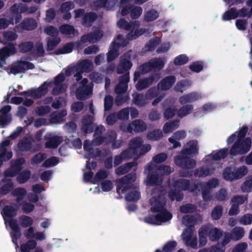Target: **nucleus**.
<instances>
[{"mask_svg": "<svg viewBox=\"0 0 252 252\" xmlns=\"http://www.w3.org/2000/svg\"><path fill=\"white\" fill-rule=\"evenodd\" d=\"M72 44L73 43H72L71 42L66 43L63 46V47L57 49L55 51V54L59 55L71 53L74 49Z\"/></svg>", "mask_w": 252, "mask_h": 252, "instance_id": "obj_46", "label": "nucleus"}, {"mask_svg": "<svg viewBox=\"0 0 252 252\" xmlns=\"http://www.w3.org/2000/svg\"><path fill=\"white\" fill-rule=\"evenodd\" d=\"M143 141L140 137H136L132 139L129 144V149L132 150L133 153H137L141 147Z\"/></svg>", "mask_w": 252, "mask_h": 252, "instance_id": "obj_38", "label": "nucleus"}, {"mask_svg": "<svg viewBox=\"0 0 252 252\" xmlns=\"http://www.w3.org/2000/svg\"><path fill=\"white\" fill-rule=\"evenodd\" d=\"M110 2L111 0H94L92 4V7L94 9L98 10L106 7L107 5H110Z\"/></svg>", "mask_w": 252, "mask_h": 252, "instance_id": "obj_50", "label": "nucleus"}, {"mask_svg": "<svg viewBox=\"0 0 252 252\" xmlns=\"http://www.w3.org/2000/svg\"><path fill=\"white\" fill-rule=\"evenodd\" d=\"M37 244L35 240H29L25 243H23L20 245L21 251V252H30L31 250L36 247Z\"/></svg>", "mask_w": 252, "mask_h": 252, "instance_id": "obj_37", "label": "nucleus"}, {"mask_svg": "<svg viewBox=\"0 0 252 252\" xmlns=\"http://www.w3.org/2000/svg\"><path fill=\"white\" fill-rule=\"evenodd\" d=\"M168 195L171 201H181L184 198L182 191L177 188L170 189L168 192Z\"/></svg>", "mask_w": 252, "mask_h": 252, "instance_id": "obj_31", "label": "nucleus"}, {"mask_svg": "<svg viewBox=\"0 0 252 252\" xmlns=\"http://www.w3.org/2000/svg\"><path fill=\"white\" fill-rule=\"evenodd\" d=\"M16 178L17 182L19 184L26 183L31 178V172L29 170H25L19 173Z\"/></svg>", "mask_w": 252, "mask_h": 252, "instance_id": "obj_43", "label": "nucleus"}, {"mask_svg": "<svg viewBox=\"0 0 252 252\" xmlns=\"http://www.w3.org/2000/svg\"><path fill=\"white\" fill-rule=\"evenodd\" d=\"M248 172L246 166L243 165L236 169L234 166H230L224 168L222 175L223 178L227 181H233L242 178Z\"/></svg>", "mask_w": 252, "mask_h": 252, "instance_id": "obj_2", "label": "nucleus"}, {"mask_svg": "<svg viewBox=\"0 0 252 252\" xmlns=\"http://www.w3.org/2000/svg\"><path fill=\"white\" fill-rule=\"evenodd\" d=\"M37 23L35 19L32 18H25L21 23L16 25L15 31L20 32L21 31H32L36 28Z\"/></svg>", "mask_w": 252, "mask_h": 252, "instance_id": "obj_10", "label": "nucleus"}, {"mask_svg": "<svg viewBox=\"0 0 252 252\" xmlns=\"http://www.w3.org/2000/svg\"><path fill=\"white\" fill-rule=\"evenodd\" d=\"M18 210V206L15 203H13L12 205H5L1 212V215L5 221H9V220H14L13 218L17 215V212Z\"/></svg>", "mask_w": 252, "mask_h": 252, "instance_id": "obj_12", "label": "nucleus"}, {"mask_svg": "<svg viewBox=\"0 0 252 252\" xmlns=\"http://www.w3.org/2000/svg\"><path fill=\"white\" fill-rule=\"evenodd\" d=\"M16 50L14 45L9 43L6 46L0 49V67L6 64L5 58L16 53Z\"/></svg>", "mask_w": 252, "mask_h": 252, "instance_id": "obj_11", "label": "nucleus"}, {"mask_svg": "<svg viewBox=\"0 0 252 252\" xmlns=\"http://www.w3.org/2000/svg\"><path fill=\"white\" fill-rule=\"evenodd\" d=\"M137 165V163L134 161L127 162L117 167L115 170L116 174L118 175H124L128 172L133 167Z\"/></svg>", "mask_w": 252, "mask_h": 252, "instance_id": "obj_30", "label": "nucleus"}, {"mask_svg": "<svg viewBox=\"0 0 252 252\" xmlns=\"http://www.w3.org/2000/svg\"><path fill=\"white\" fill-rule=\"evenodd\" d=\"M158 16V13L157 11L151 9L145 13L144 20L148 22H152L157 19Z\"/></svg>", "mask_w": 252, "mask_h": 252, "instance_id": "obj_54", "label": "nucleus"}, {"mask_svg": "<svg viewBox=\"0 0 252 252\" xmlns=\"http://www.w3.org/2000/svg\"><path fill=\"white\" fill-rule=\"evenodd\" d=\"M163 132L159 129H156L149 132L147 134V138L152 141H157L163 137Z\"/></svg>", "mask_w": 252, "mask_h": 252, "instance_id": "obj_47", "label": "nucleus"}, {"mask_svg": "<svg viewBox=\"0 0 252 252\" xmlns=\"http://www.w3.org/2000/svg\"><path fill=\"white\" fill-rule=\"evenodd\" d=\"M11 194L13 196L17 197L16 201L18 203L21 202L26 195L27 190L24 188H16L12 190Z\"/></svg>", "mask_w": 252, "mask_h": 252, "instance_id": "obj_40", "label": "nucleus"}, {"mask_svg": "<svg viewBox=\"0 0 252 252\" xmlns=\"http://www.w3.org/2000/svg\"><path fill=\"white\" fill-rule=\"evenodd\" d=\"M207 235L210 241L216 242L218 241L222 237L223 231L217 227L209 228L207 226Z\"/></svg>", "mask_w": 252, "mask_h": 252, "instance_id": "obj_22", "label": "nucleus"}, {"mask_svg": "<svg viewBox=\"0 0 252 252\" xmlns=\"http://www.w3.org/2000/svg\"><path fill=\"white\" fill-rule=\"evenodd\" d=\"M174 159L175 164L183 169H192L196 164L195 160L183 154L177 155Z\"/></svg>", "mask_w": 252, "mask_h": 252, "instance_id": "obj_6", "label": "nucleus"}, {"mask_svg": "<svg viewBox=\"0 0 252 252\" xmlns=\"http://www.w3.org/2000/svg\"><path fill=\"white\" fill-rule=\"evenodd\" d=\"M93 90L89 86H80L76 89V98L80 100H84L88 96L92 94Z\"/></svg>", "mask_w": 252, "mask_h": 252, "instance_id": "obj_21", "label": "nucleus"}, {"mask_svg": "<svg viewBox=\"0 0 252 252\" xmlns=\"http://www.w3.org/2000/svg\"><path fill=\"white\" fill-rule=\"evenodd\" d=\"M18 47L21 53H29L34 49V44L32 41L23 42L19 44Z\"/></svg>", "mask_w": 252, "mask_h": 252, "instance_id": "obj_42", "label": "nucleus"}, {"mask_svg": "<svg viewBox=\"0 0 252 252\" xmlns=\"http://www.w3.org/2000/svg\"><path fill=\"white\" fill-rule=\"evenodd\" d=\"M146 30L144 28L131 29L126 34V38L129 40L135 39L144 34Z\"/></svg>", "mask_w": 252, "mask_h": 252, "instance_id": "obj_41", "label": "nucleus"}, {"mask_svg": "<svg viewBox=\"0 0 252 252\" xmlns=\"http://www.w3.org/2000/svg\"><path fill=\"white\" fill-rule=\"evenodd\" d=\"M238 17L236 7H233L226 10L222 15L221 19L223 21H228L235 19Z\"/></svg>", "mask_w": 252, "mask_h": 252, "instance_id": "obj_33", "label": "nucleus"}, {"mask_svg": "<svg viewBox=\"0 0 252 252\" xmlns=\"http://www.w3.org/2000/svg\"><path fill=\"white\" fill-rule=\"evenodd\" d=\"M241 189L243 192H250L252 189V176L248 179L242 184Z\"/></svg>", "mask_w": 252, "mask_h": 252, "instance_id": "obj_64", "label": "nucleus"}, {"mask_svg": "<svg viewBox=\"0 0 252 252\" xmlns=\"http://www.w3.org/2000/svg\"><path fill=\"white\" fill-rule=\"evenodd\" d=\"M179 123L180 121L178 119H176L165 123L163 126L164 133H168L176 129L179 127Z\"/></svg>", "mask_w": 252, "mask_h": 252, "instance_id": "obj_32", "label": "nucleus"}, {"mask_svg": "<svg viewBox=\"0 0 252 252\" xmlns=\"http://www.w3.org/2000/svg\"><path fill=\"white\" fill-rule=\"evenodd\" d=\"M77 70L82 72H90L93 69V64L91 61L84 59L79 62L76 65Z\"/></svg>", "mask_w": 252, "mask_h": 252, "instance_id": "obj_27", "label": "nucleus"}, {"mask_svg": "<svg viewBox=\"0 0 252 252\" xmlns=\"http://www.w3.org/2000/svg\"><path fill=\"white\" fill-rule=\"evenodd\" d=\"M199 247L204 246L207 243V226H202L198 231Z\"/></svg>", "mask_w": 252, "mask_h": 252, "instance_id": "obj_34", "label": "nucleus"}, {"mask_svg": "<svg viewBox=\"0 0 252 252\" xmlns=\"http://www.w3.org/2000/svg\"><path fill=\"white\" fill-rule=\"evenodd\" d=\"M19 219L20 225L24 228L32 226L33 224V220L29 216L23 215L20 216Z\"/></svg>", "mask_w": 252, "mask_h": 252, "instance_id": "obj_48", "label": "nucleus"}, {"mask_svg": "<svg viewBox=\"0 0 252 252\" xmlns=\"http://www.w3.org/2000/svg\"><path fill=\"white\" fill-rule=\"evenodd\" d=\"M150 203L152 206L150 208V211L153 213H158L157 214V217L158 222H166L172 219V215L165 208V198L161 192L159 193L157 196H153L150 199Z\"/></svg>", "mask_w": 252, "mask_h": 252, "instance_id": "obj_1", "label": "nucleus"}, {"mask_svg": "<svg viewBox=\"0 0 252 252\" xmlns=\"http://www.w3.org/2000/svg\"><path fill=\"white\" fill-rule=\"evenodd\" d=\"M160 42V39L158 37L150 39L148 43L146 44L145 47L148 48L149 51H154Z\"/></svg>", "mask_w": 252, "mask_h": 252, "instance_id": "obj_61", "label": "nucleus"}, {"mask_svg": "<svg viewBox=\"0 0 252 252\" xmlns=\"http://www.w3.org/2000/svg\"><path fill=\"white\" fill-rule=\"evenodd\" d=\"M198 149L196 141H190L184 147L181 151V154L185 156L191 155L197 153Z\"/></svg>", "mask_w": 252, "mask_h": 252, "instance_id": "obj_20", "label": "nucleus"}, {"mask_svg": "<svg viewBox=\"0 0 252 252\" xmlns=\"http://www.w3.org/2000/svg\"><path fill=\"white\" fill-rule=\"evenodd\" d=\"M189 61V58L185 54H181L177 56L174 60L175 65H182L186 64Z\"/></svg>", "mask_w": 252, "mask_h": 252, "instance_id": "obj_63", "label": "nucleus"}, {"mask_svg": "<svg viewBox=\"0 0 252 252\" xmlns=\"http://www.w3.org/2000/svg\"><path fill=\"white\" fill-rule=\"evenodd\" d=\"M60 32L63 34L71 35L74 34L75 30L74 28L68 24H63L59 28Z\"/></svg>", "mask_w": 252, "mask_h": 252, "instance_id": "obj_51", "label": "nucleus"}, {"mask_svg": "<svg viewBox=\"0 0 252 252\" xmlns=\"http://www.w3.org/2000/svg\"><path fill=\"white\" fill-rule=\"evenodd\" d=\"M17 146L19 150L22 152L31 151L32 152H35L39 151L41 148L40 144H37L34 145L33 148L32 149V143L27 138H24L20 140L18 143Z\"/></svg>", "mask_w": 252, "mask_h": 252, "instance_id": "obj_13", "label": "nucleus"}, {"mask_svg": "<svg viewBox=\"0 0 252 252\" xmlns=\"http://www.w3.org/2000/svg\"><path fill=\"white\" fill-rule=\"evenodd\" d=\"M176 80V77L173 75L165 77L158 84V88L162 91L169 90L175 84Z\"/></svg>", "mask_w": 252, "mask_h": 252, "instance_id": "obj_15", "label": "nucleus"}, {"mask_svg": "<svg viewBox=\"0 0 252 252\" xmlns=\"http://www.w3.org/2000/svg\"><path fill=\"white\" fill-rule=\"evenodd\" d=\"M13 182H9L4 184L0 188V194L1 195H5L8 194L11 189L13 188Z\"/></svg>", "mask_w": 252, "mask_h": 252, "instance_id": "obj_60", "label": "nucleus"}, {"mask_svg": "<svg viewBox=\"0 0 252 252\" xmlns=\"http://www.w3.org/2000/svg\"><path fill=\"white\" fill-rule=\"evenodd\" d=\"M160 78L159 73H154L148 77L140 79L135 85L136 90L138 91L148 88L154 82L158 81Z\"/></svg>", "mask_w": 252, "mask_h": 252, "instance_id": "obj_8", "label": "nucleus"}, {"mask_svg": "<svg viewBox=\"0 0 252 252\" xmlns=\"http://www.w3.org/2000/svg\"><path fill=\"white\" fill-rule=\"evenodd\" d=\"M133 102L138 106H144L147 104L146 98L143 94L136 93L132 94Z\"/></svg>", "mask_w": 252, "mask_h": 252, "instance_id": "obj_45", "label": "nucleus"}, {"mask_svg": "<svg viewBox=\"0 0 252 252\" xmlns=\"http://www.w3.org/2000/svg\"><path fill=\"white\" fill-rule=\"evenodd\" d=\"M47 157L44 153L39 152L34 155L31 158V162L32 164H38L44 161Z\"/></svg>", "mask_w": 252, "mask_h": 252, "instance_id": "obj_52", "label": "nucleus"}, {"mask_svg": "<svg viewBox=\"0 0 252 252\" xmlns=\"http://www.w3.org/2000/svg\"><path fill=\"white\" fill-rule=\"evenodd\" d=\"M65 79V76L62 72L59 73L54 78V81L53 82L52 85L54 84L55 87L52 91V94L54 95H57L63 94L66 91L67 87L65 84L63 83Z\"/></svg>", "mask_w": 252, "mask_h": 252, "instance_id": "obj_7", "label": "nucleus"}, {"mask_svg": "<svg viewBox=\"0 0 252 252\" xmlns=\"http://www.w3.org/2000/svg\"><path fill=\"white\" fill-rule=\"evenodd\" d=\"M246 4L248 6L251 7L250 10H249L248 8L246 7H243L241 9L237 10V13L238 15V17H245L247 16L250 18L252 15V0H248Z\"/></svg>", "mask_w": 252, "mask_h": 252, "instance_id": "obj_35", "label": "nucleus"}, {"mask_svg": "<svg viewBox=\"0 0 252 252\" xmlns=\"http://www.w3.org/2000/svg\"><path fill=\"white\" fill-rule=\"evenodd\" d=\"M97 18V14L93 12L85 13L82 17V24L86 27H91Z\"/></svg>", "mask_w": 252, "mask_h": 252, "instance_id": "obj_25", "label": "nucleus"}, {"mask_svg": "<svg viewBox=\"0 0 252 252\" xmlns=\"http://www.w3.org/2000/svg\"><path fill=\"white\" fill-rule=\"evenodd\" d=\"M251 145L252 141L250 137L244 140H237L230 150V154L233 156L244 155L250 151Z\"/></svg>", "mask_w": 252, "mask_h": 252, "instance_id": "obj_4", "label": "nucleus"}, {"mask_svg": "<svg viewBox=\"0 0 252 252\" xmlns=\"http://www.w3.org/2000/svg\"><path fill=\"white\" fill-rule=\"evenodd\" d=\"M228 154V149L223 148L219 150L212 155V159L214 160H218L225 158Z\"/></svg>", "mask_w": 252, "mask_h": 252, "instance_id": "obj_57", "label": "nucleus"}, {"mask_svg": "<svg viewBox=\"0 0 252 252\" xmlns=\"http://www.w3.org/2000/svg\"><path fill=\"white\" fill-rule=\"evenodd\" d=\"M244 229L241 227H236L233 228L230 234V238L233 240H240L244 235Z\"/></svg>", "mask_w": 252, "mask_h": 252, "instance_id": "obj_44", "label": "nucleus"}, {"mask_svg": "<svg viewBox=\"0 0 252 252\" xmlns=\"http://www.w3.org/2000/svg\"><path fill=\"white\" fill-rule=\"evenodd\" d=\"M214 168H210L208 166H203L195 170L194 175L199 178L205 177L212 175L214 173Z\"/></svg>", "mask_w": 252, "mask_h": 252, "instance_id": "obj_28", "label": "nucleus"}, {"mask_svg": "<svg viewBox=\"0 0 252 252\" xmlns=\"http://www.w3.org/2000/svg\"><path fill=\"white\" fill-rule=\"evenodd\" d=\"M117 25L120 29L126 31L134 30L135 28L138 27L139 24L137 21L128 22L125 18H121L117 22Z\"/></svg>", "mask_w": 252, "mask_h": 252, "instance_id": "obj_26", "label": "nucleus"}, {"mask_svg": "<svg viewBox=\"0 0 252 252\" xmlns=\"http://www.w3.org/2000/svg\"><path fill=\"white\" fill-rule=\"evenodd\" d=\"M158 87H153L150 88L145 94V97L147 99L151 100L158 96Z\"/></svg>", "mask_w": 252, "mask_h": 252, "instance_id": "obj_62", "label": "nucleus"}, {"mask_svg": "<svg viewBox=\"0 0 252 252\" xmlns=\"http://www.w3.org/2000/svg\"><path fill=\"white\" fill-rule=\"evenodd\" d=\"M34 68L35 66L32 63L25 61H19L16 65L10 67V70L11 73L16 75L19 73H24L27 70L33 69Z\"/></svg>", "mask_w": 252, "mask_h": 252, "instance_id": "obj_9", "label": "nucleus"}, {"mask_svg": "<svg viewBox=\"0 0 252 252\" xmlns=\"http://www.w3.org/2000/svg\"><path fill=\"white\" fill-rule=\"evenodd\" d=\"M136 57L131 50L125 53L121 57L120 62L117 65L116 72L118 74H122L129 71L132 66V60Z\"/></svg>", "mask_w": 252, "mask_h": 252, "instance_id": "obj_3", "label": "nucleus"}, {"mask_svg": "<svg viewBox=\"0 0 252 252\" xmlns=\"http://www.w3.org/2000/svg\"><path fill=\"white\" fill-rule=\"evenodd\" d=\"M66 115V111L63 110L59 112H54L50 115L51 121L53 123H57L61 121L63 117Z\"/></svg>", "mask_w": 252, "mask_h": 252, "instance_id": "obj_59", "label": "nucleus"}, {"mask_svg": "<svg viewBox=\"0 0 252 252\" xmlns=\"http://www.w3.org/2000/svg\"><path fill=\"white\" fill-rule=\"evenodd\" d=\"M222 207L221 205L216 206L211 212V217L214 220H218L222 215Z\"/></svg>", "mask_w": 252, "mask_h": 252, "instance_id": "obj_58", "label": "nucleus"}, {"mask_svg": "<svg viewBox=\"0 0 252 252\" xmlns=\"http://www.w3.org/2000/svg\"><path fill=\"white\" fill-rule=\"evenodd\" d=\"M140 198V192L137 190H132L126 194L125 198L128 202H135Z\"/></svg>", "mask_w": 252, "mask_h": 252, "instance_id": "obj_56", "label": "nucleus"}, {"mask_svg": "<svg viewBox=\"0 0 252 252\" xmlns=\"http://www.w3.org/2000/svg\"><path fill=\"white\" fill-rule=\"evenodd\" d=\"M63 142V139L60 136H54L50 138L45 143V146L48 148H56Z\"/></svg>", "mask_w": 252, "mask_h": 252, "instance_id": "obj_39", "label": "nucleus"}, {"mask_svg": "<svg viewBox=\"0 0 252 252\" xmlns=\"http://www.w3.org/2000/svg\"><path fill=\"white\" fill-rule=\"evenodd\" d=\"M180 211L183 214L192 213L196 211L195 205L190 203H187L180 207Z\"/></svg>", "mask_w": 252, "mask_h": 252, "instance_id": "obj_53", "label": "nucleus"}, {"mask_svg": "<svg viewBox=\"0 0 252 252\" xmlns=\"http://www.w3.org/2000/svg\"><path fill=\"white\" fill-rule=\"evenodd\" d=\"M198 94L196 93H189L180 97L179 102L181 105L188 104L197 100L198 99Z\"/></svg>", "mask_w": 252, "mask_h": 252, "instance_id": "obj_29", "label": "nucleus"}, {"mask_svg": "<svg viewBox=\"0 0 252 252\" xmlns=\"http://www.w3.org/2000/svg\"><path fill=\"white\" fill-rule=\"evenodd\" d=\"M146 183L149 186H157L161 184L162 179L160 178L159 173L158 171L150 173L147 175Z\"/></svg>", "mask_w": 252, "mask_h": 252, "instance_id": "obj_24", "label": "nucleus"}, {"mask_svg": "<svg viewBox=\"0 0 252 252\" xmlns=\"http://www.w3.org/2000/svg\"><path fill=\"white\" fill-rule=\"evenodd\" d=\"M53 82L52 81H46L43 83L37 89H32L26 91L25 95L31 96L33 99H37L40 98L42 96L45 95L48 91V88L52 86Z\"/></svg>", "mask_w": 252, "mask_h": 252, "instance_id": "obj_5", "label": "nucleus"}, {"mask_svg": "<svg viewBox=\"0 0 252 252\" xmlns=\"http://www.w3.org/2000/svg\"><path fill=\"white\" fill-rule=\"evenodd\" d=\"M190 182L189 180L180 178L176 180L173 183V187L182 190H190L194 191L197 187L196 185L194 184L192 188L190 189Z\"/></svg>", "mask_w": 252, "mask_h": 252, "instance_id": "obj_17", "label": "nucleus"}, {"mask_svg": "<svg viewBox=\"0 0 252 252\" xmlns=\"http://www.w3.org/2000/svg\"><path fill=\"white\" fill-rule=\"evenodd\" d=\"M177 111V116L180 118H183L191 113L193 110V105L192 104L183 105Z\"/></svg>", "mask_w": 252, "mask_h": 252, "instance_id": "obj_36", "label": "nucleus"}, {"mask_svg": "<svg viewBox=\"0 0 252 252\" xmlns=\"http://www.w3.org/2000/svg\"><path fill=\"white\" fill-rule=\"evenodd\" d=\"M136 179L135 173H129L119 179L118 185L117 187V192L120 193L121 185H129L131 183L134 182Z\"/></svg>", "mask_w": 252, "mask_h": 252, "instance_id": "obj_23", "label": "nucleus"}, {"mask_svg": "<svg viewBox=\"0 0 252 252\" xmlns=\"http://www.w3.org/2000/svg\"><path fill=\"white\" fill-rule=\"evenodd\" d=\"M150 62L152 70L154 69L160 70L164 66V62L161 58H156Z\"/></svg>", "mask_w": 252, "mask_h": 252, "instance_id": "obj_55", "label": "nucleus"}, {"mask_svg": "<svg viewBox=\"0 0 252 252\" xmlns=\"http://www.w3.org/2000/svg\"><path fill=\"white\" fill-rule=\"evenodd\" d=\"M26 162L25 158L23 157L18 158L11 161V165L17 171L20 172L23 169L22 165Z\"/></svg>", "mask_w": 252, "mask_h": 252, "instance_id": "obj_49", "label": "nucleus"}, {"mask_svg": "<svg viewBox=\"0 0 252 252\" xmlns=\"http://www.w3.org/2000/svg\"><path fill=\"white\" fill-rule=\"evenodd\" d=\"M8 224L12 230L10 233L12 241L14 244H17L18 240L21 238L22 235L20 228L16 220H9Z\"/></svg>", "mask_w": 252, "mask_h": 252, "instance_id": "obj_14", "label": "nucleus"}, {"mask_svg": "<svg viewBox=\"0 0 252 252\" xmlns=\"http://www.w3.org/2000/svg\"><path fill=\"white\" fill-rule=\"evenodd\" d=\"M10 141L8 139L3 141L0 144V158H4V161L10 159L13 156L11 151H7L6 147L8 146Z\"/></svg>", "mask_w": 252, "mask_h": 252, "instance_id": "obj_19", "label": "nucleus"}, {"mask_svg": "<svg viewBox=\"0 0 252 252\" xmlns=\"http://www.w3.org/2000/svg\"><path fill=\"white\" fill-rule=\"evenodd\" d=\"M22 7L20 4L15 3L11 6L9 8L10 17H13V21L15 24L19 23L22 19L21 14L23 12Z\"/></svg>", "mask_w": 252, "mask_h": 252, "instance_id": "obj_18", "label": "nucleus"}, {"mask_svg": "<svg viewBox=\"0 0 252 252\" xmlns=\"http://www.w3.org/2000/svg\"><path fill=\"white\" fill-rule=\"evenodd\" d=\"M147 124L142 120L137 119L133 121L127 126V131L132 133V131L139 132H143L147 129Z\"/></svg>", "mask_w": 252, "mask_h": 252, "instance_id": "obj_16", "label": "nucleus"}]
</instances>
